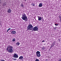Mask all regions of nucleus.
<instances>
[{
    "label": "nucleus",
    "mask_w": 61,
    "mask_h": 61,
    "mask_svg": "<svg viewBox=\"0 0 61 61\" xmlns=\"http://www.w3.org/2000/svg\"><path fill=\"white\" fill-rule=\"evenodd\" d=\"M6 50L7 51H8L9 53H12L14 51L13 47L10 45H9L7 47Z\"/></svg>",
    "instance_id": "1"
},
{
    "label": "nucleus",
    "mask_w": 61,
    "mask_h": 61,
    "mask_svg": "<svg viewBox=\"0 0 61 61\" xmlns=\"http://www.w3.org/2000/svg\"><path fill=\"white\" fill-rule=\"evenodd\" d=\"M20 6L22 7H24V5H23V3H21V4L20 5Z\"/></svg>",
    "instance_id": "13"
},
{
    "label": "nucleus",
    "mask_w": 61,
    "mask_h": 61,
    "mask_svg": "<svg viewBox=\"0 0 61 61\" xmlns=\"http://www.w3.org/2000/svg\"><path fill=\"white\" fill-rule=\"evenodd\" d=\"M35 61H39V60L37 58H36Z\"/></svg>",
    "instance_id": "15"
},
{
    "label": "nucleus",
    "mask_w": 61,
    "mask_h": 61,
    "mask_svg": "<svg viewBox=\"0 0 61 61\" xmlns=\"http://www.w3.org/2000/svg\"><path fill=\"white\" fill-rule=\"evenodd\" d=\"M13 57H15V58H18V56L16 54H15L13 55Z\"/></svg>",
    "instance_id": "5"
},
{
    "label": "nucleus",
    "mask_w": 61,
    "mask_h": 61,
    "mask_svg": "<svg viewBox=\"0 0 61 61\" xmlns=\"http://www.w3.org/2000/svg\"><path fill=\"white\" fill-rule=\"evenodd\" d=\"M42 18H43V17H42Z\"/></svg>",
    "instance_id": "29"
},
{
    "label": "nucleus",
    "mask_w": 61,
    "mask_h": 61,
    "mask_svg": "<svg viewBox=\"0 0 61 61\" xmlns=\"http://www.w3.org/2000/svg\"><path fill=\"white\" fill-rule=\"evenodd\" d=\"M42 48V49H44V48L43 47Z\"/></svg>",
    "instance_id": "25"
},
{
    "label": "nucleus",
    "mask_w": 61,
    "mask_h": 61,
    "mask_svg": "<svg viewBox=\"0 0 61 61\" xmlns=\"http://www.w3.org/2000/svg\"><path fill=\"white\" fill-rule=\"evenodd\" d=\"M22 16L21 17V18L23 20L25 21H27V18L25 13H23L22 14Z\"/></svg>",
    "instance_id": "2"
},
{
    "label": "nucleus",
    "mask_w": 61,
    "mask_h": 61,
    "mask_svg": "<svg viewBox=\"0 0 61 61\" xmlns=\"http://www.w3.org/2000/svg\"><path fill=\"white\" fill-rule=\"evenodd\" d=\"M13 60H16V59H13Z\"/></svg>",
    "instance_id": "22"
},
{
    "label": "nucleus",
    "mask_w": 61,
    "mask_h": 61,
    "mask_svg": "<svg viewBox=\"0 0 61 61\" xmlns=\"http://www.w3.org/2000/svg\"><path fill=\"white\" fill-rule=\"evenodd\" d=\"M33 30L35 31H38V28L36 26H35V27H34L33 28Z\"/></svg>",
    "instance_id": "4"
},
{
    "label": "nucleus",
    "mask_w": 61,
    "mask_h": 61,
    "mask_svg": "<svg viewBox=\"0 0 61 61\" xmlns=\"http://www.w3.org/2000/svg\"><path fill=\"white\" fill-rule=\"evenodd\" d=\"M11 30V28H9L8 29V30L7 31V32H8V31L9 30Z\"/></svg>",
    "instance_id": "16"
},
{
    "label": "nucleus",
    "mask_w": 61,
    "mask_h": 61,
    "mask_svg": "<svg viewBox=\"0 0 61 61\" xmlns=\"http://www.w3.org/2000/svg\"><path fill=\"white\" fill-rule=\"evenodd\" d=\"M33 28V26L31 24H29L27 26V30H31Z\"/></svg>",
    "instance_id": "3"
},
{
    "label": "nucleus",
    "mask_w": 61,
    "mask_h": 61,
    "mask_svg": "<svg viewBox=\"0 0 61 61\" xmlns=\"http://www.w3.org/2000/svg\"><path fill=\"white\" fill-rule=\"evenodd\" d=\"M55 25L57 26V25H58V24H55Z\"/></svg>",
    "instance_id": "19"
},
{
    "label": "nucleus",
    "mask_w": 61,
    "mask_h": 61,
    "mask_svg": "<svg viewBox=\"0 0 61 61\" xmlns=\"http://www.w3.org/2000/svg\"><path fill=\"white\" fill-rule=\"evenodd\" d=\"M38 57H40V56H41V55H40V54H37L36 55Z\"/></svg>",
    "instance_id": "14"
},
{
    "label": "nucleus",
    "mask_w": 61,
    "mask_h": 61,
    "mask_svg": "<svg viewBox=\"0 0 61 61\" xmlns=\"http://www.w3.org/2000/svg\"><path fill=\"white\" fill-rule=\"evenodd\" d=\"M0 1H1V0H0Z\"/></svg>",
    "instance_id": "28"
},
{
    "label": "nucleus",
    "mask_w": 61,
    "mask_h": 61,
    "mask_svg": "<svg viewBox=\"0 0 61 61\" xmlns=\"http://www.w3.org/2000/svg\"><path fill=\"white\" fill-rule=\"evenodd\" d=\"M12 33L13 34H15L16 33V32L15 31H12Z\"/></svg>",
    "instance_id": "12"
},
{
    "label": "nucleus",
    "mask_w": 61,
    "mask_h": 61,
    "mask_svg": "<svg viewBox=\"0 0 61 61\" xmlns=\"http://www.w3.org/2000/svg\"><path fill=\"white\" fill-rule=\"evenodd\" d=\"M59 18H60V19H61V15L60 16H59Z\"/></svg>",
    "instance_id": "20"
},
{
    "label": "nucleus",
    "mask_w": 61,
    "mask_h": 61,
    "mask_svg": "<svg viewBox=\"0 0 61 61\" xmlns=\"http://www.w3.org/2000/svg\"><path fill=\"white\" fill-rule=\"evenodd\" d=\"M40 54V52L38 51H37V52L36 53V55H38L39 54Z\"/></svg>",
    "instance_id": "10"
},
{
    "label": "nucleus",
    "mask_w": 61,
    "mask_h": 61,
    "mask_svg": "<svg viewBox=\"0 0 61 61\" xmlns=\"http://www.w3.org/2000/svg\"><path fill=\"white\" fill-rule=\"evenodd\" d=\"M15 41V39H13L12 40V41L13 42H14V41Z\"/></svg>",
    "instance_id": "17"
},
{
    "label": "nucleus",
    "mask_w": 61,
    "mask_h": 61,
    "mask_svg": "<svg viewBox=\"0 0 61 61\" xmlns=\"http://www.w3.org/2000/svg\"><path fill=\"white\" fill-rule=\"evenodd\" d=\"M6 4V3H5L3 4V5H4V6H5Z\"/></svg>",
    "instance_id": "18"
},
{
    "label": "nucleus",
    "mask_w": 61,
    "mask_h": 61,
    "mask_svg": "<svg viewBox=\"0 0 61 61\" xmlns=\"http://www.w3.org/2000/svg\"><path fill=\"white\" fill-rule=\"evenodd\" d=\"M46 45V43H45V44H44V45Z\"/></svg>",
    "instance_id": "26"
},
{
    "label": "nucleus",
    "mask_w": 61,
    "mask_h": 61,
    "mask_svg": "<svg viewBox=\"0 0 61 61\" xmlns=\"http://www.w3.org/2000/svg\"><path fill=\"white\" fill-rule=\"evenodd\" d=\"M42 5H43L42 3H40L39 5V7H42Z\"/></svg>",
    "instance_id": "9"
},
{
    "label": "nucleus",
    "mask_w": 61,
    "mask_h": 61,
    "mask_svg": "<svg viewBox=\"0 0 61 61\" xmlns=\"http://www.w3.org/2000/svg\"><path fill=\"white\" fill-rule=\"evenodd\" d=\"M46 61H47V59H46Z\"/></svg>",
    "instance_id": "27"
},
{
    "label": "nucleus",
    "mask_w": 61,
    "mask_h": 61,
    "mask_svg": "<svg viewBox=\"0 0 61 61\" xmlns=\"http://www.w3.org/2000/svg\"><path fill=\"white\" fill-rule=\"evenodd\" d=\"M44 42V41H42V42Z\"/></svg>",
    "instance_id": "24"
},
{
    "label": "nucleus",
    "mask_w": 61,
    "mask_h": 61,
    "mask_svg": "<svg viewBox=\"0 0 61 61\" xmlns=\"http://www.w3.org/2000/svg\"><path fill=\"white\" fill-rule=\"evenodd\" d=\"M20 44V43L19 42H17L16 43V45L17 46H19Z\"/></svg>",
    "instance_id": "11"
},
{
    "label": "nucleus",
    "mask_w": 61,
    "mask_h": 61,
    "mask_svg": "<svg viewBox=\"0 0 61 61\" xmlns=\"http://www.w3.org/2000/svg\"><path fill=\"white\" fill-rule=\"evenodd\" d=\"M27 0H23V1H26Z\"/></svg>",
    "instance_id": "23"
},
{
    "label": "nucleus",
    "mask_w": 61,
    "mask_h": 61,
    "mask_svg": "<svg viewBox=\"0 0 61 61\" xmlns=\"http://www.w3.org/2000/svg\"><path fill=\"white\" fill-rule=\"evenodd\" d=\"M32 5L33 6H35V5L34 4H33Z\"/></svg>",
    "instance_id": "21"
},
{
    "label": "nucleus",
    "mask_w": 61,
    "mask_h": 61,
    "mask_svg": "<svg viewBox=\"0 0 61 61\" xmlns=\"http://www.w3.org/2000/svg\"><path fill=\"white\" fill-rule=\"evenodd\" d=\"M12 10H11V9H10L9 8V9L7 11V12L8 13H10L11 12Z\"/></svg>",
    "instance_id": "6"
},
{
    "label": "nucleus",
    "mask_w": 61,
    "mask_h": 61,
    "mask_svg": "<svg viewBox=\"0 0 61 61\" xmlns=\"http://www.w3.org/2000/svg\"><path fill=\"white\" fill-rule=\"evenodd\" d=\"M23 56H21L20 57H19V59L20 60H22V59H23Z\"/></svg>",
    "instance_id": "8"
},
{
    "label": "nucleus",
    "mask_w": 61,
    "mask_h": 61,
    "mask_svg": "<svg viewBox=\"0 0 61 61\" xmlns=\"http://www.w3.org/2000/svg\"><path fill=\"white\" fill-rule=\"evenodd\" d=\"M38 20L39 21H41V19H42V17L41 16H38Z\"/></svg>",
    "instance_id": "7"
}]
</instances>
